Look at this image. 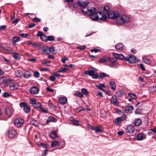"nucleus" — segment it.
Instances as JSON below:
<instances>
[{
	"label": "nucleus",
	"instance_id": "obj_18",
	"mask_svg": "<svg viewBox=\"0 0 156 156\" xmlns=\"http://www.w3.org/2000/svg\"><path fill=\"white\" fill-rule=\"evenodd\" d=\"M49 136L51 138L54 139H56L58 136L57 132L55 131L51 132Z\"/></svg>",
	"mask_w": 156,
	"mask_h": 156
},
{
	"label": "nucleus",
	"instance_id": "obj_10",
	"mask_svg": "<svg viewBox=\"0 0 156 156\" xmlns=\"http://www.w3.org/2000/svg\"><path fill=\"white\" fill-rule=\"evenodd\" d=\"M134 128L132 125H129L128 126L126 129V133L128 135L132 134L134 131Z\"/></svg>",
	"mask_w": 156,
	"mask_h": 156
},
{
	"label": "nucleus",
	"instance_id": "obj_42",
	"mask_svg": "<svg viewBox=\"0 0 156 156\" xmlns=\"http://www.w3.org/2000/svg\"><path fill=\"white\" fill-rule=\"evenodd\" d=\"M75 94L76 96L80 98H83V94L80 92H77L75 93Z\"/></svg>",
	"mask_w": 156,
	"mask_h": 156
},
{
	"label": "nucleus",
	"instance_id": "obj_9",
	"mask_svg": "<svg viewBox=\"0 0 156 156\" xmlns=\"http://www.w3.org/2000/svg\"><path fill=\"white\" fill-rule=\"evenodd\" d=\"M95 71L93 70H87L85 71V73L89 76H93L92 78L97 79L98 78V76L97 74H95Z\"/></svg>",
	"mask_w": 156,
	"mask_h": 156
},
{
	"label": "nucleus",
	"instance_id": "obj_21",
	"mask_svg": "<svg viewBox=\"0 0 156 156\" xmlns=\"http://www.w3.org/2000/svg\"><path fill=\"white\" fill-rule=\"evenodd\" d=\"M133 108V107L132 106H128L125 108V112L126 113H131Z\"/></svg>",
	"mask_w": 156,
	"mask_h": 156
},
{
	"label": "nucleus",
	"instance_id": "obj_25",
	"mask_svg": "<svg viewBox=\"0 0 156 156\" xmlns=\"http://www.w3.org/2000/svg\"><path fill=\"white\" fill-rule=\"evenodd\" d=\"M71 123L74 126H78L79 125V121L73 119V118L71 119Z\"/></svg>",
	"mask_w": 156,
	"mask_h": 156
},
{
	"label": "nucleus",
	"instance_id": "obj_45",
	"mask_svg": "<svg viewBox=\"0 0 156 156\" xmlns=\"http://www.w3.org/2000/svg\"><path fill=\"white\" fill-rule=\"evenodd\" d=\"M50 63V61H44L42 62V64L43 65L45 66H49V64Z\"/></svg>",
	"mask_w": 156,
	"mask_h": 156
},
{
	"label": "nucleus",
	"instance_id": "obj_56",
	"mask_svg": "<svg viewBox=\"0 0 156 156\" xmlns=\"http://www.w3.org/2000/svg\"><path fill=\"white\" fill-rule=\"evenodd\" d=\"M48 153L47 150L46 149L45 150L42 154V156H45Z\"/></svg>",
	"mask_w": 156,
	"mask_h": 156
},
{
	"label": "nucleus",
	"instance_id": "obj_32",
	"mask_svg": "<svg viewBox=\"0 0 156 156\" xmlns=\"http://www.w3.org/2000/svg\"><path fill=\"white\" fill-rule=\"evenodd\" d=\"M96 87L100 90H102L103 88H105V86L102 83H100L99 85H96Z\"/></svg>",
	"mask_w": 156,
	"mask_h": 156
},
{
	"label": "nucleus",
	"instance_id": "obj_6",
	"mask_svg": "<svg viewBox=\"0 0 156 156\" xmlns=\"http://www.w3.org/2000/svg\"><path fill=\"white\" fill-rule=\"evenodd\" d=\"M124 60L128 61L130 63H133L136 62V58L133 55H129L125 58Z\"/></svg>",
	"mask_w": 156,
	"mask_h": 156
},
{
	"label": "nucleus",
	"instance_id": "obj_53",
	"mask_svg": "<svg viewBox=\"0 0 156 156\" xmlns=\"http://www.w3.org/2000/svg\"><path fill=\"white\" fill-rule=\"evenodd\" d=\"M27 105L26 103L25 102H21L20 104V106L21 108H23L25 107Z\"/></svg>",
	"mask_w": 156,
	"mask_h": 156
},
{
	"label": "nucleus",
	"instance_id": "obj_20",
	"mask_svg": "<svg viewBox=\"0 0 156 156\" xmlns=\"http://www.w3.org/2000/svg\"><path fill=\"white\" fill-rule=\"evenodd\" d=\"M115 47L117 50L122 51L123 50L124 45L122 43H119L115 45Z\"/></svg>",
	"mask_w": 156,
	"mask_h": 156
},
{
	"label": "nucleus",
	"instance_id": "obj_40",
	"mask_svg": "<svg viewBox=\"0 0 156 156\" xmlns=\"http://www.w3.org/2000/svg\"><path fill=\"white\" fill-rule=\"evenodd\" d=\"M54 40V38L53 36H49L48 37H47V41H53Z\"/></svg>",
	"mask_w": 156,
	"mask_h": 156
},
{
	"label": "nucleus",
	"instance_id": "obj_13",
	"mask_svg": "<svg viewBox=\"0 0 156 156\" xmlns=\"http://www.w3.org/2000/svg\"><path fill=\"white\" fill-rule=\"evenodd\" d=\"M19 85L17 83H15L9 86L10 90H14L17 89L19 87Z\"/></svg>",
	"mask_w": 156,
	"mask_h": 156
},
{
	"label": "nucleus",
	"instance_id": "obj_55",
	"mask_svg": "<svg viewBox=\"0 0 156 156\" xmlns=\"http://www.w3.org/2000/svg\"><path fill=\"white\" fill-rule=\"evenodd\" d=\"M33 21L36 22H39L41 21V20L40 19L37 18V17H35L33 19Z\"/></svg>",
	"mask_w": 156,
	"mask_h": 156
},
{
	"label": "nucleus",
	"instance_id": "obj_26",
	"mask_svg": "<svg viewBox=\"0 0 156 156\" xmlns=\"http://www.w3.org/2000/svg\"><path fill=\"white\" fill-rule=\"evenodd\" d=\"M69 7L71 9H73V10L76 9L77 7V4L74 3H71L69 5Z\"/></svg>",
	"mask_w": 156,
	"mask_h": 156
},
{
	"label": "nucleus",
	"instance_id": "obj_15",
	"mask_svg": "<svg viewBox=\"0 0 156 156\" xmlns=\"http://www.w3.org/2000/svg\"><path fill=\"white\" fill-rule=\"evenodd\" d=\"M5 112L7 115L9 117L12 116L13 112L11 108L9 107H6L5 109Z\"/></svg>",
	"mask_w": 156,
	"mask_h": 156
},
{
	"label": "nucleus",
	"instance_id": "obj_1",
	"mask_svg": "<svg viewBox=\"0 0 156 156\" xmlns=\"http://www.w3.org/2000/svg\"><path fill=\"white\" fill-rule=\"evenodd\" d=\"M93 12L90 15V18L93 21H97L100 20L101 21H105L107 17L105 14L101 12Z\"/></svg>",
	"mask_w": 156,
	"mask_h": 156
},
{
	"label": "nucleus",
	"instance_id": "obj_57",
	"mask_svg": "<svg viewBox=\"0 0 156 156\" xmlns=\"http://www.w3.org/2000/svg\"><path fill=\"white\" fill-rule=\"evenodd\" d=\"M50 80L52 81H54L55 80V78L54 76H50Z\"/></svg>",
	"mask_w": 156,
	"mask_h": 156
},
{
	"label": "nucleus",
	"instance_id": "obj_33",
	"mask_svg": "<svg viewBox=\"0 0 156 156\" xmlns=\"http://www.w3.org/2000/svg\"><path fill=\"white\" fill-rule=\"evenodd\" d=\"M20 40V37H14L13 38L12 41L14 43L18 42Z\"/></svg>",
	"mask_w": 156,
	"mask_h": 156
},
{
	"label": "nucleus",
	"instance_id": "obj_49",
	"mask_svg": "<svg viewBox=\"0 0 156 156\" xmlns=\"http://www.w3.org/2000/svg\"><path fill=\"white\" fill-rule=\"evenodd\" d=\"M103 10L104 11L106 12L108 14V12H110V9L108 6H106L104 7L103 8Z\"/></svg>",
	"mask_w": 156,
	"mask_h": 156
},
{
	"label": "nucleus",
	"instance_id": "obj_22",
	"mask_svg": "<svg viewBox=\"0 0 156 156\" xmlns=\"http://www.w3.org/2000/svg\"><path fill=\"white\" fill-rule=\"evenodd\" d=\"M142 123V121L139 119H136L133 122V123L135 126H138Z\"/></svg>",
	"mask_w": 156,
	"mask_h": 156
},
{
	"label": "nucleus",
	"instance_id": "obj_8",
	"mask_svg": "<svg viewBox=\"0 0 156 156\" xmlns=\"http://www.w3.org/2000/svg\"><path fill=\"white\" fill-rule=\"evenodd\" d=\"M24 122V121L23 119L19 118L16 119L14 121V124L17 127L21 126Z\"/></svg>",
	"mask_w": 156,
	"mask_h": 156
},
{
	"label": "nucleus",
	"instance_id": "obj_39",
	"mask_svg": "<svg viewBox=\"0 0 156 156\" xmlns=\"http://www.w3.org/2000/svg\"><path fill=\"white\" fill-rule=\"evenodd\" d=\"M128 95L133 99H135L136 97V95L133 93H129Z\"/></svg>",
	"mask_w": 156,
	"mask_h": 156
},
{
	"label": "nucleus",
	"instance_id": "obj_12",
	"mask_svg": "<svg viewBox=\"0 0 156 156\" xmlns=\"http://www.w3.org/2000/svg\"><path fill=\"white\" fill-rule=\"evenodd\" d=\"M8 136L10 138H14L16 134V132L15 130H10L8 131Z\"/></svg>",
	"mask_w": 156,
	"mask_h": 156
},
{
	"label": "nucleus",
	"instance_id": "obj_60",
	"mask_svg": "<svg viewBox=\"0 0 156 156\" xmlns=\"http://www.w3.org/2000/svg\"><path fill=\"white\" fill-rule=\"evenodd\" d=\"M58 71L57 72H55L53 73L54 76L55 77H59L60 76V74L58 73Z\"/></svg>",
	"mask_w": 156,
	"mask_h": 156
},
{
	"label": "nucleus",
	"instance_id": "obj_51",
	"mask_svg": "<svg viewBox=\"0 0 156 156\" xmlns=\"http://www.w3.org/2000/svg\"><path fill=\"white\" fill-rule=\"evenodd\" d=\"M30 103L32 104L33 105L36 102V99L34 98H32L30 99Z\"/></svg>",
	"mask_w": 156,
	"mask_h": 156
},
{
	"label": "nucleus",
	"instance_id": "obj_46",
	"mask_svg": "<svg viewBox=\"0 0 156 156\" xmlns=\"http://www.w3.org/2000/svg\"><path fill=\"white\" fill-rule=\"evenodd\" d=\"M149 90L151 92L156 90V89L155 88V87H154V85L150 87L149 88Z\"/></svg>",
	"mask_w": 156,
	"mask_h": 156
},
{
	"label": "nucleus",
	"instance_id": "obj_23",
	"mask_svg": "<svg viewBox=\"0 0 156 156\" xmlns=\"http://www.w3.org/2000/svg\"><path fill=\"white\" fill-rule=\"evenodd\" d=\"M59 142L57 140H54L51 142V147H54L55 146H59Z\"/></svg>",
	"mask_w": 156,
	"mask_h": 156
},
{
	"label": "nucleus",
	"instance_id": "obj_59",
	"mask_svg": "<svg viewBox=\"0 0 156 156\" xmlns=\"http://www.w3.org/2000/svg\"><path fill=\"white\" fill-rule=\"evenodd\" d=\"M139 66L140 68L143 70L145 71V69L144 68L143 65L142 64H140L139 65Z\"/></svg>",
	"mask_w": 156,
	"mask_h": 156
},
{
	"label": "nucleus",
	"instance_id": "obj_27",
	"mask_svg": "<svg viewBox=\"0 0 156 156\" xmlns=\"http://www.w3.org/2000/svg\"><path fill=\"white\" fill-rule=\"evenodd\" d=\"M13 57L16 60H19L20 59V57L18 53L14 51Z\"/></svg>",
	"mask_w": 156,
	"mask_h": 156
},
{
	"label": "nucleus",
	"instance_id": "obj_63",
	"mask_svg": "<svg viewBox=\"0 0 156 156\" xmlns=\"http://www.w3.org/2000/svg\"><path fill=\"white\" fill-rule=\"evenodd\" d=\"M43 33L39 31L38 32L37 34V36H40L41 37L43 35H44Z\"/></svg>",
	"mask_w": 156,
	"mask_h": 156
},
{
	"label": "nucleus",
	"instance_id": "obj_34",
	"mask_svg": "<svg viewBox=\"0 0 156 156\" xmlns=\"http://www.w3.org/2000/svg\"><path fill=\"white\" fill-rule=\"evenodd\" d=\"M94 130H95V132L97 133L103 132V130L101 129L100 127L98 126H96L94 127Z\"/></svg>",
	"mask_w": 156,
	"mask_h": 156
},
{
	"label": "nucleus",
	"instance_id": "obj_54",
	"mask_svg": "<svg viewBox=\"0 0 156 156\" xmlns=\"http://www.w3.org/2000/svg\"><path fill=\"white\" fill-rule=\"evenodd\" d=\"M86 46H80L77 47V48L80 50H83L85 48Z\"/></svg>",
	"mask_w": 156,
	"mask_h": 156
},
{
	"label": "nucleus",
	"instance_id": "obj_7",
	"mask_svg": "<svg viewBox=\"0 0 156 156\" xmlns=\"http://www.w3.org/2000/svg\"><path fill=\"white\" fill-rule=\"evenodd\" d=\"M126 119V116L125 115H123L122 117H118L115 119V125L118 126Z\"/></svg>",
	"mask_w": 156,
	"mask_h": 156
},
{
	"label": "nucleus",
	"instance_id": "obj_62",
	"mask_svg": "<svg viewBox=\"0 0 156 156\" xmlns=\"http://www.w3.org/2000/svg\"><path fill=\"white\" fill-rule=\"evenodd\" d=\"M46 89L47 91L50 92H53L54 91V90L53 89H52L49 87H47Z\"/></svg>",
	"mask_w": 156,
	"mask_h": 156
},
{
	"label": "nucleus",
	"instance_id": "obj_4",
	"mask_svg": "<svg viewBox=\"0 0 156 156\" xmlns=\"http://www.w3.org/2000/svg\"><path fill=\"white\" fill-rule=\"evenodd\" d=\"M108 15L110 18L117 19V20L120 16V14L119 12L116 11L108 12Z\"/></svg>",
	"mask_w": 156,
	"mask_h": 156
},
{
	"label": "nucleus",
	"instance_id": "obj_19",
	"mask_svg": "<svg viewBox=\"0 0 156 156\" xmlns=\"http://www.w3.org/2000/svg\"><path fill=\"white\" fill-rule=\"evenodd\" d=\"M30 91L32 94H36L38 92L39 90L37 87H33L30 89Z\"/></svg>",
	"mask_w": 156,
	"mask_h": 156
},
{
	"label": "nucleus",
	"instance_id": "obj_17",
	"mask_svg": "<svg viewBox=\"0 0 156 156\" xmlns=\"http://www.w3.org/2000/svg\"><path fill=\"white\" fill-rule=\"evenodd\" d=\"M113 55L115 57L120 60H124V58L126 57L122 54H119L116 53H113Z\"/></svg>",
	"mask_w": 156,
	"mask_h": 156
},
{
	"label": "nucleus",
	"instance_id": "obj_36",
	"mask_svg": "<svg viewBox=\"0 0 156 156\" xmlns=\"http://www.w3.org/2000/svg\"><path fill=\"white\" fill-rule=\"evenodd\" d=\"M23 110L26 113H29L30 111V108L27 105L24 107Z\"/></svg>",
	"mask_w": 156,
	"mask_h": 156
},
{
	"label": "nucleus",
	"instance_id": "obj_41",
	"mask_svg": "<svg viewBox=\"0 0 156 156\" xmlns=\"http://www.w3.org/2000/svg\"><path fill=\"white\" fill-rule=\"evenodd\" d=\"M15 74L16 76H20L22 75V73L20 70H17L15 72Z\"/></svg>",
	"mask_w": 156,
	"mask_h": 156
},
{
	"label": "nucleus",
	"instance_id": "obj_24",
	"mask_svg": "<svg viewBox=\"0 0 156 156\" xmlns=\"http://www.w3.org/2000/svg\"><path fill=\"white\" fill-rule=\"evenodd\" d=\"M31 76V73L29 71H26L24 73L23 76L26 78H28Z\"/></svg>",
	"mask_w": 156,
	"mask_h": 156
},
{
	"label": "nucleus",
	"instance_id": "obj_58",
	"mask_svg": "<svg viewBox=\"0 0 156 156\" xmlns=\"http://www.w3.org/2000/svg\"><path fill=\"white\" fill-rule=\"evenodd\" d=\"M34 76H35L36 77H38L39 76L40 74L38 72L36 71L34 72Z\"/></svg>",
	"mask_w": 156,
	"mask_h": 156
},
{
	"label": "nucleus",
	"instance_id": "obj_35",
	"mask_svg": "<svg viewBox=\"0 0 156 156\" xmlns=\"http://www.w3.org/2000/svg\"><path fill=\"white\" fill-rule=\"evenodd\" d=\"M37 144L39 146H41L44 148H47V145H48L47 144H45V143H42L40 142H38Z\"/></svg>",
	"mask_w": 156,
	"mask_h": 156
},
{
	"label": "nucleus",
	"instance_id": "obj_43",
	"mask_svg": "<svg viewBox=\"0 0 156 156\" xmlns=\"http://www.w3.org/2000/svg\"><path fill=\"white\" fill-rule=\"evenodd\" d=\"M4 51L6 52H7L8 54H12L14 53V51L12 49H5Z\"/></svg>",
	"mask_w": 156,
	"mask_h": 156
},
{
	"label": "nucleus",
	"instance_id": "obj_31",
	"mask_svg": "<svg viewBox=\"0 0 156 156\" xmlns=\"http://www.w3.org/2000/svg\"><path fill=\"white\" fill-rule=\"evenodd\" d=\"M33 106L35 108H41V105L40 102H36L35 103Z\"/></svg>",
	"mask_w": 156,
	"mask_h": 156
},
{
	"label": "nucleus",
	"instance_id": "obj_5",
	"mask_svg": "<svg viewBox=\"0 0 156 156\" xmlns=\"http://www.w3.org/2000/svg\"><path fill=\"white\" fill-rule=\"evenodd\" d=\"M107 65L110 67H113L115 64V62L116 61V59L114 58H109L107 57Z\"/></svg>",
	"mask_w": 156,
	"mask_h": 156
},
{
	"label": "nucleus",
	"instance_id": "obj_61",
	"mask_svg": "<svg viewBox=\"0 0 156 156\" xmlns=\"http://www.w3.org/2000/svg\"><path fill=\"white\" fill-rule=\"evenodd\" d=\"M1 60L3 62H6L8 63L10 61L9 60L6 59L5 58H1Z\"/></svg>",
	"mask_w": 156,
	"mask_h": 156
},
{
	"label": "nucleus",
	"instance_id": "obj_48",
	"mask_svg": "<svg viewBox=\"0 0 156 156\" xmlns=\"http://www.w3.org/2000/svg\"><path fill=\"white\" fill-rule=\"evenodd\" d=\"M68 69L66 68H61L58 70V72H65Z\"/></svg>",
	"mask_w": 156,
	"mask_h": 156
},
{
	"label": "nucleus",
	"instance_id": "obj_38",
	"mask_svg": "<svg viewBox=\"0 0 156 156\" xmlns=\"http://www.w3.org/2000/svg\"><path fill=\"white\" fill-rule=\"evenodd\" d=\"M49 50L52 54H55L56 53V51L55 50L54 48L53 47H51L49 48Z\"/></svg>",
	"mask_w": 156,
	"mask_h": 156
},
{
	"label": "nucleus",
	"instance_id": "obj_50",
	"mask_svg": "<svg viewBox=\"0 0 156 156\" xmlns=\"http://www.w3.org/2000/svg\"><path fill=\"white\" fill-rule=\"evenodd\" d=\"M107 76L108 75L104 73H101L100 75V77L102 79H103L104 77H107Z\"/></svg>",
	"mask_w": 156,
	"mask_h": 156
},
{
	"label": "nucleus",
	"instance_id": "obj_30",
	"mask_svg": "<svg viewBox=\"0 0 156 156\" xmlns=\"http://www.w3.org/2000/svg\"><path fill=\"white\" fill-rule=\"evenodd\" d=\"M55 119L54 117L52 116H50L49 117L48 119L47 120V124H48L50 122H55Z\"/></svg>",
	"mask_w": 156,
	"mask_h": 156
},
{
	"label": "nucleus",
	"instance_id": "obj_3",
	"mask_svg": "<svg viewBox=\"0 0 156 156\" xmlns=\"http://www.w3.org/2000/svg\"><path fill=\"white\" fill-rule=\"evenodd\" d=\"M81 10L83 13L89 15L91 14L93 12L97 11V9L94 7H91L90 9H89L87 6L82 8Z\"/></svg>",
	"mask_w": 156,
	"mask_h": 156
},
{
	"label": "nucleus",
	"instance_id": "obj_2",
	"mask_svg": "<svg viewBox=\"0 0 156 156\" xmlns=\"http://www.w3.org/2000/svg\"><path fill=\"white\" fill-rule=\"evenodd\" d=\"M130 21V18L128 16L123 15L119 17L116 22L118 25H121L124 23H126Z\"/></svg>",
	"mask_w": 156,
	"mask_h": 156
},
{
	"label": "nucleus",
	"instance_id": "obj_29",
	"mask_svg": "<svg viewBox=\"0 0 156 156\" xmlns=\"http://www.w3.org/2000/svg\"><path fill=\"white\" fill-rule=\"evenodd\" d=\"M30 123L31 124L34 125L36 126H39V124L37 121L34 119H31Z\"/></svg>",
	"mask_w": 156,
	"mask_h": 156
},
{
	"label": "nucleus",
	"instance_id": "obj_37",
	"mask_svg": "<svg viewBox=\"0 0 156 156\" xmlns=\"http://www.w3.org/2000/svg\"><path fill=\"white\" fill-rule=\"evenodd\" d=\"M137 139L139 140H141L143 139V135L141 133H140L138 134L137 136Z\"/></svg>",
	"mask_w": 156,
	"mask_h": 156
},
{
	"label": "nucleus",
	"instance_id": "obj_14",
	"mask_svg": "<svg viewBox=\"0 0 156 156\" xmlns=\"http://www.w3.org/2000/svg\"><path fill=\"white\" fill-rule=\"evenodd\" d=\"M58 101L60 104L62 105H65L66 104L67 99L66 97H62L60 98Z\"/></svg>",
	"mask_w": 156,
	"mask_h": 156
},
{
	"label": "nucleus",
	"instance_id": "obj_52",
	"mask_svg": "<svg viewBox=\"0 0 156 156\" xmlns=\"http://www.w3.org/2000/svg\"><path fill=\"white\" fill-rule=\"evenodd\" d=\"M99 62H106L107 63V58H101L99 61Z\"/></svg>",
	"mask_w": 156,
	"mask_h": 156
},
{
	"label": "nucleus",
	"instance_id": "obj_64",
	"mask_svg": "<svg viewBox=\"0 0 156 156\" xmlns=\"http://www.w3.org/2000/svg\"><path fill=\"white\" fill-rule=\"evenodd\" d=\"M124 133V132L123 131H120L118 132V134L119 136H122L123 135Z\"/></svg>",
	"mask_w": 156,
	"mask_h": 156
},
{
	"label": "nucleus",
	"instance_id": "obj_47",
	"mask_svg": "<svg viewBox=\"0 0 156 156\" xmlns=\"http://www.w3.org/2000/svg\"><path fill=\"white\" fill-rule=\"evenodd\" d=\"M41 40L45 42H47V37L45 34L43 35L41 37Z\"/></svg>",
	"mask_w": 156,
	"mask_h": 156
},
{
	"label": "nucleus",
	"instance_id": "obj_28",
	"mask_svg": "<svg viewBox=\"0 0 156 156\" xmlns=\"http://www.w3.org/2000/svg\"><path fill=\"white\" fill-rule=\"evenodd\" d=\"M110 85L111 88L113 90H115L116 87L115 83L114 81H111L110 82Z\"/></svg>",
	"mask_w": 156,
	"mask_h": 156
},
{
	"label": "nucleus",
	"instance_id": "obj_11",
	"mask_svg": "<svg viewBox=\"0 0 156 156\" xmlns=\"http://www.w3.org/2000/svg\"><path fill=\"white\" fill-rule=\"evenodd\" d=\"M111 103L115 105L119 106V101L115 95H114L112 97L111 100Z\"/></svg>",
	"mask_w": 156,
	"mask_h": 156
},
{
	"label": "nucleus",
	"instance_id": "obj_44",
	"mask_svg": "<svg viewBox=\"0 0 156 156\" xmlns=\"http://www.w3.org/2000/svg\"><path fill=\"white\" fill-rule=\"evenodd\" d=\"M81 92L82 93L86 95L88 94V92L87 90L85 88H82L81 89Z\"/></svg>",
	"mask_w": 156,
	"mask_h": 156
},
{
	"label": "nucleus",
	"instance_id": "obj_16",
	"mask_svg": "<svg viewBox=\"0 0 156 156\" xmlns=\"http://www.w3.org/2000/svg\"><path fill=\"white\" fill-rule=\"evenodd\" d=\"M88 3L87 2H84L83 1H78L77 2L78 5L82 7V8L87 6Z\"/></svg>",
	"mask_w": 156,
	"mask_h": 156
}]
</instances>
